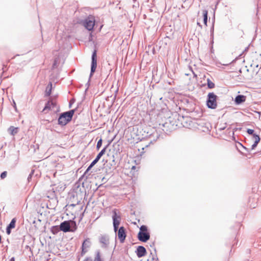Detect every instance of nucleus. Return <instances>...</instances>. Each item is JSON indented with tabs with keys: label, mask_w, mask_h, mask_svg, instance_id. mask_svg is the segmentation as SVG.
I'll return each mask as SVG.
<instances>
[{
	"label": "nucleus",
	"mask_w": 261,
	"mask_h": 261,
	"mask_svg": "<svg viewBox=\"0 0 261 261\" xmlns=\"http://www.w3.org/2000/svg\"><path fill=\"white\" fill-rule=\"evenodd\" d=\"M150 247H153V249H154V250L155 251V253H156V249L154 247V243H152V245H150Z\"/></svg>",
	"instance_id": "nucleus-35"
},
{
	"label": "nucleus",
	"mask_w": 261,
	"mask_h": 261,
	"mask_svg": "<svg viewBox=\"0 0 261 261\" xmlns=\"http://www.w3.org/2000/svg\"><path fill=\"white\" fill-rule=\"evenodd\" d=\"M35 170H32L31 173L29 174L28 177V180L29 182H30L32 179V176L33 175L34 173Z\"/></svg>",
	"instance_id": "nucleus-29"
},
{
	"label": "nucleus",
	"mask_w": 261,
	"mask_h": 261,
	"mask_svg": "<svg viewBox=\"0 0 261 261\" xmlns=\"http://www.w3.org/2000/svg\"><path fill=\"white\" fill-rule=\"evenodd\" d=\"M139 232H142L144 233H149L148 232V229L146 225H142L140 227V231Z\"/></svg>",
	"instance_id": "nucleus-24"
},
{
	"label": "nucleus",
	"mask_w": 261,
	"mask_h": 261,
	"mask_svg": "<svg viewBox=\"0 0 261 261\" xmlns=\"http://www.w3.org/2000/svg\"><path fill=\"white\" fill-rule=\"evenodd\" d=\"M97 67V55L96 50H94L92 53L91 57V71L90 74V77H91L93 73L95 72Z\"/></svg>",
	"instance_id": "nucleus-6"
},
{
	"label": "nucleus",
	"mask_w": 261,
	"mask_h": 261,
	"mask_svg": "<svg viewBox=\"0 0 261 261\" xmlns=\"http://www.w3.org/2000/svg\"><path fill=\"white\" fill-rule=\"evenodd\" d=\"M90 246V241L89 239H86L82 244L81 255L83 256L87 251Z\"/></svg>",
	"instance_id": "nucleus-10"
},
{
	"label": "nucleus",
	"mask_w": 261,
	"mask_h": 261,
	"mask_svg": "<svg viewBox=\"0 0 261 261\" xmlns=\"http://www.w3.org/2000/svg\"><path fill=\"white\" fill-rule=\"evenodd\" d=\"M95 165V164L93 163V162H91L90 165L88 166L86 170L84 173V175H86L91 169V168Z\"/></svg>",
	"instance_id": "nucleus-25"
},
{
	"label": "nucleus",
	"mask_w": 261,
	"mask_h": 261,
	"mask_svg": "<svg viewBox=\"0 0 261 261\" xmlns=\"http://www.w3.org/2000/svg\"><path fill=\"white\" fill-rule=\"evenodd\" d=\"M197 24L201 28H202V25L200 24V23L197 22Z\"/></svg>",
	"instance_id": "nucleus-39"
},
{
	"label": "nucleus",
	"mask_w": 261,
	"mask_h": 261,
	"mask_svg": "<svg viewBox=\"0 0 261 261\" xmlns=\"http://www.w3.org/2000/svg\"><path fill=\"white\" fill-rule=\"evenodd\" d=\"M72 102H74V100L73 99L71 100L70 103H69V107L70 108L71 106V104H72Z\"/></svg>",
	"instance_id": "nucleus-38"
},
{
	"label": "nucleus",
	"mask_w": 261,
	"mask_h": 261,
	"mask_svg": "<svg viewBox=\"0 0 261 261\" xmlns=\"http://www.w3.org/2000/svg\"><path fill=\"white\" fill-rule=\"evenodd\" d=\"M207 14H208V11L206 10H203V22L205 25H207Z\"/></svg>",
	"instance_id": "nucleus-21"
},
{
	"label": "nucleus",
	"mask_w": 261,
	"mask_h": 261,
	"mask_svg": "<svg viewBox=\"0 0 261 261\" xmlns=\"http://www.w3.org/2000/svg\"><path fill=\"white\" fill-rule=\"evenodd\" d=\"M7 175V171H4L1 174V178L2 179H4Z\"/></svg>",
	"instance_id": "nucleus-31"
},
{
	"label": "nucleus",
	"mask_w": 261,
	"mask_h": 261,
	"mask_svg": "<svg viewBox=\"0 0 261 261\" xmlns=\"http://www.w3.org/2000/svg\"><path fill=\"white\" fill-rule=\"evenodd\" d=\"M50 230L53 234H56L59 232L60 230H61L60 229V226H54L51 228Z\"/></svg>",
	"instance_id": "nucleus-20"
},
{
	"label": "nucleus",
	"mask_w": 261,
	"mask_h": 261,
	"mask_svg": "<svg viewBox=\"0 0 261 261\" xmlns=\"http://www.w3.org/2000/svg\"><path fill=\"white\" fill-rule=\"evenodd\" d=\"M63 43V41L62 40H61L59 41V49H62L63 48V46H60V45Z\"/></svg>",
	"instance_id": "nucleus-32"
},
{
	"label": "nucleus",
	"mask_w": 261,
	"mask_h": 261,
	"mask_svg": "<svg viewBox=\"0 0 261 261\" xmlns=\"http://www.w3.org/2000/svg\"><path fill=\"white\" fill-rule=\"evenodd\" d=\"M246 100V96L243 95H238L235 98V103L237 105H240L243 102H244Z\"/></svg>",
	"instance_id": "nucleus-15"
},
{
	"label": "nucleus",
	"mask_w": 261,
	"mask_h": 261,
	"mask_svg": "<svg viewBox=\"0 0 261 261\" xmlns=\"http://www.w3.org/2000/svg\"><path fill=\"white\" fill-rule=\"evenodd\" d=\"M256 204H253V205L250 204V207H251L252 208H255V207H256Z\"/></svg>",
	"instance_id": "nucleus-37"
},
{
	"label": "nucleus",
	"mask_w": 261,
	"mask_h": 261,
	"mask_svg": "<svg viewBox=\"0 0 261 261\" xmlns=\"http://www.w3.org/2000/svg\"><path fill=\"white\" fill-rule=\"evenodd\" d=\"M251 139L254 140V143L251 146V149H254L257 146L258 143L259 142L260 138L259 136L256 134L254 133L252 136H250Z\"/></svg>",
	"instance_id": "nucleus-11"
},
{
	"label": "nucleus",
	"mask_w": 261,
	"mask_h": 261,
	"mask_svg": "<svg viewBox=\"0 0 261 261\" xmlns=\"http://www.w3.org/2000/svg\"><path fill=\"white\" fill-rule=\"evenodd\" d=\"M95 22L94 16L90 15L83 20L82 24L88 31H92L95 25Z\"/></svg>",
	"instance_id": "nucleus-3"
},
{
	"label": "nucleus",
	"mask_w": 261,
	"mask_h": 261,
	"mask_svg": "<svg viewBox=\"0 0 261 261\" xmlns=\"http://www.w3.org/2000/svg\"><path fill=\"white\" fill-rule=\"evenodd\" d=\"M95 165V164L93 163V162H91L90 165L88 166L86 170L84 173V175H86L91 169V168Z\"/></svg>",
	"instance_id": "nucleus-27"
},
{
	"label": "nucleus",
	"mask_w": 261,
	"mask_h": 261,
	"mask_svg": "<svg viewBox=\"0 0 261 261\" xmlns=\"http://www.w3.org/2000/svg\"><path fill=\"white\" fill-rule=\"evenodd\" d=\"M247 133L250 136H252L254 133H255L254 130L250 128L247 129Z\"/></svg>",
	"instance_id": "nucleus-30"
},
{
	"label": "nucleus",
	"mask_w": 261,
	"mask_h": 261,
	"mask_svg": "<svg viewBox=\"0 0 261 261\" xmlns=\"http://www.w3.org/2000/svg\"><path fill=\"white\" fill-rule=\"evenodd\" d=\"M207 85L209 89H213L215 87V84L212 82L209 79H207Z\"/></svg>",
	"instance_id": "nucleus-23"
},
{
	"label": "nucleus",
	"mask_w": 261,
	"mask_h": 261,
	"mask_svg": "<svg viewBox=\"0 0 261 261\" xmlns=\"http://www.w3.org/2000/svg\"><path fill=\"white\" fill-rule=\"evenodd\" d=\"M136 253L138 257H142L146 255V250L144 247L139 246L137 248Z\"/></svg>",
	"instance_id": "nucleus-12"
},
{
	"label": "nucleus",
	"mask_w": 261,
	"mask_h": 261,
	"mask_svg": "<svg viewBox=\"0 0 261 261\" xmlns=\"http://www.w3.org/2000/svg\"><path fill=\"white\" fill-rule=\"evenodd\" d=\"M8 131L10 135L14 136L18 133V128L11 126L8 128Z\"/></svg>",
	"instance_id": "nucleus-17"
},
{
	"label": "nucleus",
	"mask_w": 261,
	"mask_h": 261,
	"mask_svg": "<svg viewBox=\"0 0 261 261\" xmlns=\"http://www.w3.org/2000/svg\"><path fill=\"white\" fill-rule=\"evenodd\" d=\"M50 101L51 109L54 108L56 105V103L53 100H49Z\"/></svg>",
	"instance_id": "nucleus-33"
},
{
	"label": "nucleus",
	"mask_w": 261,
	"mask_h": 261,
	"mask_svg": "<svg viewBox=\"0 0 261 261\" xmlns=\"http://www.w3.org/2000/svg\"><path fill=\"white\" fill-rule=\"evenodd\" d=\"M51 89L52 83L51 82H49V83L48 84L46 88V91L45 94V96H49L50 95L51 92Z\"/></svg>",
	"instance_id": "nucleus-18"
},
{
	"label": "nucleus",
	"mask_w": 261,
	"mask_h": 261,
	"mask_svg": "<svg viewBox=\"0 0 261 261\" xmlns=\"http://www.w3.org/2000/svg\"><path fill=\"white\" fill-rule=\"evenodd\" d=\"M99 241L102 248H106L109 244V238L107 234L101 235L99 237Z\"/></svg>",
	"instance_id": "nucleus-7"
},
{
	"label": "nucleus",
	"mask_w": 261,
	"mask_h": 261,
	"mask_svg": "<svg viewBox=\"0 0 261 261\" xmlns=\"http://www.w3.org/2000/svg\"><path fill=\"white\" fill-rule=\"evenodd\" d=\"M102 140L101 139H100L97 143V145H96V148L97 150H99V148L101 147V145H102Z\"/></svg>",
	"instance_id": "nucleus-28"
},
{
	"label": "nucleus",
	"mask_w": 261,
	"mask_h": 261,
	"mask_svg": "<svg viewBox=\"0 0 261 261\" xmlns=\"http://www.w3.org/2000/svg\"><path fill=\"white\" fill-rule=\"evenodd\" d=\"M16 222V219L15 218H13L9 224L7 226L6 233L7 234H10L11 232L12 229H13L15 227V224Z\"/></svg>",
	"instance_id": "nucleus-13"
},
{
	"label": "nucleus",
	"mask_w": 261,
	"mask_h": 261,
	"mask_svg": "<svg viewBox=\"0 0 261 261\" xmlns=\"http://www.w3.org/2000/svg\"><path fill=\"white\" fill-rule=\"evenodd\" d=\"M112 219L113 224L114 227V230L116 232L118 230L119 225L121 221L120 215L117 214V210L115 209L112 212Z\"/></svg>",
	"instance_id": "nucleus-5"
},
{
	"label": "nucleus",
	"mask_w": 261,
	"mask_h": 261,
	"mask_svg": "<svg viewBox=\"0 0 261 261\" xmlns=\"http://www.w3.org/2000/svg\"><path fill=\"white\" fill-rule=\"evenodd\" d=\"M72 223L74 224V225L75 227L74 229L71 228L69 221H63L60 225V230L64 232H74L76 229V223L75 222H72Z\"/></svg>",
	"instance_id": "nucleus-4"
},
{
	"label": "nucleus",
	"mask_w": 261,
	"mask_h": 261,
	"mask_svg": "<svg viewBox=\"0 0 261 261\" xmlns=\"http://www.w3.org/2000/svg\"><path fill=\"white\" fill-rule=\"evenodd\" d=\"M57 62H58V60L57 59H56L54 61V64H53V67H55L57 64Z\"/></svg>",
	"instance_id": "nucleus-34"
},
{
	"label": "nucleus",
	"mask_w": 261,
	"mask_h": 261,
	"mask_svg": "<svg viewBox=\"0 0 261 261\" xmlns=\"http://www.w3.org/2000/svg\"><path fill=\"white\" fill-rule=\"evenodd\" d=\"M51 109V106H50V101L49 100L47 101V102L46 103L45 105V107L44 108V109H43V112H44L45 113L46 111H49V110H50Z\"/></svg>",
	"instance_id": "nucleus-22"
},
{
	"label": "nucleus",
	"mask_w": 261,
	"mask_h": 261,
	"mask_svg": "<svg viewBox=\"0 0 261 261\" xmlns=\"http://www.w3.org/2000/svg\"><path fill=\"white\" fill-rule=\"evenodd\" d=\"M118 238L121 243H123L126 238L125 229L123 226L118 229Z\"/></svg>",
	"instance_id": "nucleus-8"
},
{
	"label": "nucleus",
	"mask_w": 261,
	"mask_h": 261,
	"mask_svg": "<svg viewBox=\"0 0 261 261\" xmlns=\"http://www.w3.org/2000/svg\"><path fill=\"white\" fill-rule=\"evenodd\" d=\"M228 65V64H223V65H225V66H227V65Z\"/></svg>",
	"instance_id": "nucleus-43"
},
{
	"label": "nucleus",
	"mask_w": 261,
	"mask_h": 261,
	"mask_svg": "<svg viewBox=\"0 0 261 261\" xmlns=\"http://www.w3.org/2000/svg\"><path fill=\"white\" fill-rule=\"evenodd\" d=\"M138 239L142 242H146L150 239V233L139 232L138 233Z\"/></svg>",
	"instance_id": "nucleus-9"
},
{
	"label": "nucleus",
	"mask_w": 261,
	"mask_h": 261,
	"mask_svg": "<svg viewBox=\"0 0 261 261\" xmlns=\"http://www.w3.org/2000/svg\"><path fill=\"white\" fill-rule=\"evenodd\" d=\"M152 260H154V257L153 256H152Z\"/></svg>",
	"instance_id": "nucleus-41"
},
{
	"label": "nucleus",
	"mask_w": 261,
	"mask_h": 261,
	"mask_svg": "<svg viewBox=\"0 0 261 261\" xmlns=\"http://www.w3.org/2000/svg\"><path fill=\"white\" fill-rule=\"evenodd\" d=\"M75 111V109H73L61 113L58 118V124L64 126L70 122L72 119Z\"/></svg>",
	"instance_id": "nucleus-1"
},
{
	"label": "nucleus",
	"mask_w": 261,
	"mask_h": 261,
	"mask_svg": "<svg viewBox=\"0 0 261 261\" xmlns=\"http://www.w3.org/2000/svg\"><path fill=\"white\" fill-rule=\"evenodd\" d=\"M10 261H15V257H12L10 259Z\"/></svg>",
	"instance_id": "nucleus-40"
},
{
	"label": "nucleus",
	"mask_w": 261,
	"mask_h": 261,
	"mask_svg": "<svg viewBox=\"0 0 261 261\" xmlns=\"http://www.w3.org/2000/svg\"><path fill=\"white\" fill-rule=\"evenodd\" d=\"M14 107H16V104H15V102L14 101Z\"/></svg>",
	"instance_id": "nucleus-42"
},
{
	"label": "nucleus",
	"mask_w": 261,
	"mask_h": 261,
	"mask_svg": "<svg viewBox=\"0 0 261 261\" xmlns=\"http://www.w3.org/2000/svg\"><path fill=\"white\" fill-rule=\"evenodd\" d=\"M251 66L253 68V72H255L256 74L258 73L259 70L261 69V65L259 66L258 64H256L255 63H252L251 65Z\"/></svg>",
	"instance_id": "nucleus-19"
},
{
	"label": "nucleus",
	"mask_w": 261,
	"mask_h": 261,
	"mask_svg": "<svg viewBox=\"0 0 261 261\" xmlns=\"http://www.w3.org/2000/svg\"><path fill=\"white\" fill-rule=\"evenodd\" d=\"M83 261H92L91 257H87ZM93 261H102L100 258V255L99 252H97L96 256Z\"/></svg>",
	"instance_id": "nucleus-16"
},
{
	"label": "nucleus",
	"mask_w": 261,
	"mask_h": 261,
	"mask_svg": "<svg viewBox=\"0 0 261 261\" xmlns=\"http://www.w3.org/2000/svg\"><path fill=\"white\" fill-rule=\"evenodd\" d=\"M240 145L242 146V147H243V148H244V149L246 151H247V152H248V151H249V150H248V148H247L246 147H245L243 146L242 145V144H240Z\"/></svg>",
	"instance_id": "nucleus-36"
},
{
	"label": "nucleus",
	"mask_w": 261,
	"mask_h": 261,
	"mask_svg": "<svg viewBox=\"0 0 261 261\" xmlns=\"http://www.w3.org/2000/svg\"><path fill=\"white\" fill-rule=\"evenodd\" d=\"M109 144L106 145L97 154L96 158L92 161L93 163L96 164L98 161L100 160L101 157L105 154L106 150Z\"/></svg>",
	"instance_id": "nucleus-14"
},
{
	"label": "nucleus",
	"mask_w": 261,
	"mask_h": 261,
	"mask_svg": "<svg viewBox=\"0 0 261 261\" xmlns=\"http://www.w3.org/2000/svg\"><path fill=\"white\" fill-rule=\"evenodd\" d=\"M95 165V164L93 163V162H91L90 165L88 166L86 170L84 173V175H86L91 169V168Z\"/></svg>",
	"instance_id": "nucleus-26"
},
{
	"label": "nucleus",
	"mask_w": 261,
	"mask_h": 261,
	"mask_svg": "<svg viewBox=\"0 0 261 261\" xmlns=\"http://www.w3.org/2000/svg\"><path fill=\"white\" fill-rule=\"evenodd\" d=\"M218 96L213 92H210L208 94L206 99V106L208 108L211 109H215L217 107Z\"/></svg>",
	"instance_id": "nucleus-2"
}]
</instances>
